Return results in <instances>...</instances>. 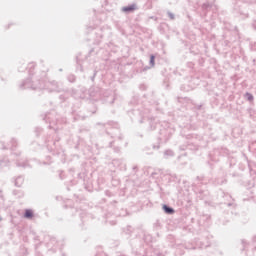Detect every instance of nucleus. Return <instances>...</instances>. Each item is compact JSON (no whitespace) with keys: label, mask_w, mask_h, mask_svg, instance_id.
<instances>
[{"label":"nucleus","mask_w":256,"mask_h":256,"mask_svg":"<svg viewBox=\"0 0 256 256\" xmlns=\"http://www.w3.org/2000/svg\"><path fill=\"white\" fill-rule=\"evenodd\" d=\"M122 11H124V13H129V11H135V5L123 7Z\"/></svg>","instance_id":"nucleus-1"},{"label":"nucleus","mask_w":256,"mask_h":256,"mask_svg":"<svg viewBox=\"0 0 256 256\" xmlns=\"http://www.w3.org/2000/svg\"><path fill=\"white\" fill-rule=\"evenodd\" d=\"M24 217H25L26 219H33V211H31V210H26V211H25V214H24Z\"/></svg>","instance_id":"nucleus-2"},{"label":"nucleus","mask_w":256,"mask_h":256,"mask_svg":"<svg viewBox=\"0 0 256 256\" xmlns=\"http://www.w3.org/2000/svg\"><path fill=\"white\" fill-rule=\"evenodd\" d=\"M163 209H164L165 213H168V214H172V213L175 212V211L173 210V208H169V207H167V205H164V206H163Z\"/></svg>","instance_id":"nucleus-3"},{"label":"nucleus","mask_w":256,"mask_h":256,"mask_svg":"<svg viewBox=\"0 0 256 256\" xmlns=\"http://www.w3.org/2000/svg\"><path fill=\"white\" fill-rule=\"evenodd\" d=\"M151 63L152 65H155V56H151Z\"/></svg>","instance_id":"nucleus-4"},{"label":"nucleus","mask_w":256,"mask_h":256,"mask_svg":"<svg viewBox=\"0 0 256 256\" xmlns=\"http://www.w3.org/2000/svg\"><path fill=\"white\" fill-rule=\"evenodd\" d=\"M250 99H253V96H251Z\"/></svg>","instance_id":"nucleus-5"}]
</instances>
